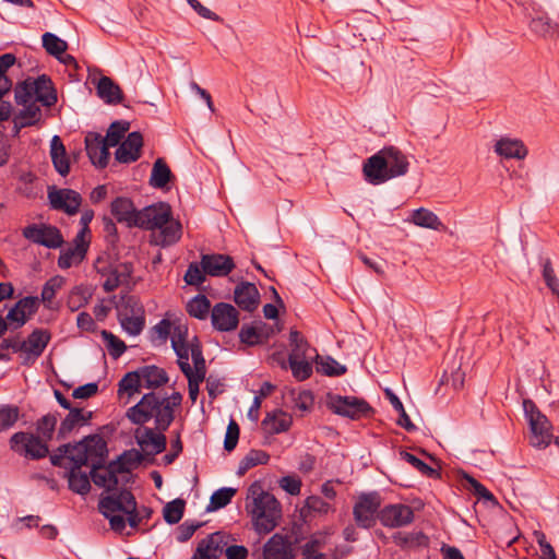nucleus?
<instances>
[{
  "label": "nucleus",
  "mask_w": 559,
  "mask_h": 559,
  "mask_svg": "<svg viewBox=\"0 0 559 559\" xmlns=\"http://www.w3.org/2000/svg\"><path fill=\"white\" fill-rule=\"evenodd\" d=\"M73 451L69 456V462H76V468L86 465L88 460L93 462H100L105 464L108 456L107 442L98 435H88L81 441L73 444Z\"/></svg>",
  "instance_id": "obj_4"
},
{
  "label": "nucleus",
  "mask_w": 559,
  "mask_h": 559,
  "mask_svg": "<svg viewBox=\"0 0 559 559\" xmlns=\"http://www.w3.org/2000/svg\"><path fill=\"white\" fill-rule=\"evenodd\" d=\"M14 97L17 105H26L31 100H35L48 108L58 102L57 90L47 74H41L36 79L27 78L17 83L14 88Z\"/></svg>",
  "instance_id": "obj_2"
},
{
  "label": "nucleus",
  "mask_w": 559,
  "mask_h": 559,
  "mask_svg": "<svg viewBox=\"0 0 559 559\" xmlns=\"http://www.w3.org/2000/svg\"><path fill=\"white\" fill-rule=\"evenodd\" d=\"M212 325L219 332H230L239 324V312L230 304L217 302L211 311Z\"/></svg>",
  "instance_id": "obj_13"
},
{
  "label": "nucleus",
  "mask_w": 559,
  "mask_h": 559,
  "mask_svg": "<svg viewBox=\"0 0 559 559\" xmlns=\"http://www.w3.org/2000/svg\"><path fill=\"white\" fill-rule=\"evenodd\" d=\"M68 415L62 419L58 432V440L67 439L72 431L91 423L94 413L92 411H84L80 407H71L68 409Z\"/></svg>",
  "instance_id": "obj_16"
},
{
  "label": "nucleus",
  "mask_w": 559,
  "mask_h": 559,
  "mask_svg": "<svg viewBox=\"0 0 559 559\" xmlns=\"http://www.w3.org/2000/svg\"><path fill=\"white\" fill-rule=\"evenodd\" d=\"M186 508V501L181 498H176L166 503L163 509V515L166 523L174 525L181 521Z\"/></svg>",
  "instance_id": "obj_50"
},
{
  "label": "nucleus",
  "mask_w": 559,
  "mask_h": 559,
  "mask_svg": "<svg viewBox=\"0 0 559 559\" xmlns=\"http://www.w3.org/2000/svg\"><path fill=\"white\" fill-rule=\"evenodd\" d=\"M41 40L46 51L57 59H60V56L63 55L68 48V44L63 39L49 32L43 35Z\"/></svg>",
  "instance_id": "obj_53"
},
{
  "label": "nucleus",
  "mask_w": 559,
  "mask_h": 559,
  "mask_svg": "<svg viewBox=\"0 0 559 559\" xmlns=\"http://www.w3.org/2000/svg\"><path fill=\"white\" fill-rule=\"evenodd\" d=\"M164 431L156 432L153 428L144 427L143 433H136V442L144 452V455L152 456L150 462H153V456L166 450L167 439Z\"/></svg>",
  "instance_id": "obj_19"
},
{
  "label": "nucleus",
  "mask_w": 559,
  "mask_h": 559,
  "mask_svg": "<svg viewBox=\"0 0 559 559\" xmlns=\"http://www.w3.org/2000/svg\"><path fill=\"white\" fill-rule=\"evenodd\" d=\"M50 156L55 169L61 175L67 176L70 171V162L67 155L66 146L59 135H53L50 142Z\"/></svg>",
  "instance_id": "obj_33"
},
{
  "label": "nucleus",
  "mask_w": 559,
  "mask_h": 559,
  "mask_svg": "<svg viewBox=\"0 0 559 559\" xmlns=\"http://www.w3.org/2000/svg\"><path fill=\"white\" fill-rule=\"evenodd\" d=\"M64 283L66 280L61 275L50 277L43 286L39 301H43L49 308L47 304L55 298L56 293L62 288Z\"/></svg>",
  "instance_id": "obj_55"
},
{
  "label": "nucleus",
  "mask_w": 559,
  "mask_h": 559,
  "mask_svg": "<svg viewBox=\"0 0 559 559\" xmlns=\"http://www.w3.org/2000/svg\"><path fill=\"white\" fill-rule=\"evenodd\" d=\"M171 213L168 203L158 202L140 210L138 221H133V225L144 230L154 231L171 221Z\"/></svg>",
  "instance_id": "obj_9"
},
{
  "label": "nucleus",
  "mask_w": 559,
  "mask_h": 559,
  "mask_svg": "<svg viewBox=\"0 0 559 559\" xmlns=\"http://www.w3.org/2000/svg\"><path fill=\"white\" fill-rule=\"evenodd\" d=\"M384 393H385V396L388 397V400L390 401V403L392 404L393 408L400 415L396 424L399 426L403 427L408 432L415 431L417 429V427L411 420L401 400L390 389H386L384 391Z\"/></svg>",
  "instance_id": "obj_45"
},
{
  "label": "nucleus",
  "mask_w": 559,
  "mask_h": 559,
  "mask_svg": "<svg viewBox=\"0 0 559 559\" xmlns=\"http://www.w3.org/2000/svg\"><path fill=\"white\" fill-rule=\"evenodd\" d=\"M91 297L92 293L87 288L75 286L69 295L67 305L71 311H76L86 306Z\"/></svg>",
  "instance_id": "obj_56"
},
{
  "label": "nucleus",
  "mask_w": 559,
  "mask_h": 559,
  "mask_svg": "<svg viewBox=\"0 0 559 559\" xmlns=\"http://www.w3.org/2000/svg\"><path fill=\"white\" fill-rule=\"evenodd\" d=\"M39 308V297L26 296L9 310L7 320L14 330L22 328Z\"/></svg>",
  "instance_id": "obj_12"
},
{
  "label": "nucleus",
  "mask_w": 559,
  "mask_h": 559,
  "mask_svg": "<svg viewBox=\"0 0 559 559\" xmlns=\"http://www.w3.org/2000/svg\"><path fill=\"white\" fill-rule=\"evenodd\" d=\"M495 152L507 159H524L528 153L526 146L521 140L501 138L495 144Z\"/></svg>",
  "instance_id": "obj_30"
},
{
  "label": "nucleus",
  "mask_w": 559,
  "mask_h": 559,
  "mask_svg": "<svg viewBox=\"0 0 559 559\" xmlns=\"http://www.w3.org/2000/svg\"><path fill=\"white\" fill-rule=\"evenodd\" d=\"M362 174L365 180L372 186H379L391 180L381 150L364 162Z\"/></svg>",
  "instance_id": "obj_15"
},
{
  "label": "nucleus",
  "mask_w": 559,
  "mask_h": 559,
  "mask_svg": "<svg viewBox=\"0 0 559 559\" xmlns=\"http://www.w3.org/2000/svg\"><path fill=\"white\" fill-rule=\"evenodd\" d=\"M143 146V135L139 131L128 134L126 140L118 146L115 157L119 163L130 164L136 162L141 157Z\"/></svg>",
  "instance_id": "obj_18"
},
{
  "label": "nucleus",
  "mask_w": 559,
  "mask_h": 559,
  "mask_svg": "<svg viewBox=\"0 0 559 559\" xmlns=\"http://www.w3.org/2000/svg\"><path fill=\"white\" fill-rule=\"evenodd\" d=\"M411 222L415 225L432 230H441L444 228L443 223L439 217L430 210L419 207L412 212Z\"/></svg>",
  "instance_id": "obj_38"
},
{
  "label": "nucleus",
  "mask_w": 559,
  "mask_h": 559,
  "mask_svg": "<svg viewBox=\"0 0 559 559\" xmlns=\"http://www.w3.org/2000/svg\"><path fill=\"white\" fill-rule=\"evenodd\" d=\"M381 507V496L378 491L362 492L353 508L356 524L361 528L376 525Z\"/></svg>",
  "instance_id": "obj_6"
},
{
  "label": "nucleus",
  "mask_w": 559,
  "mask_h": 559,
  "mask_svg": "<svg viewBox=\"0 0 559 559\" xmlns=\"http://www.w3.org/2000/svg\"><path fill=\"white\" fill-rule=\"evenodd\" d=\"M16 62L14 53L7 52L0 56V99L12 88V81L7 75L8 70Z\"/></svg>",
  "instance_id": "obj_44"
},
{
  "label": "nucleus",
  "mask_w": 559,
  "mask_h": 559,
  "mask_svg": "<svg viewBox=\"0 0 559 559\" xmlns=\"http://www.w3.org/2000/svg\"><path fill=\"white\" fill-rule=\"evenodd\" d=\"M391 179L407 174L409 163L407 156L395 146H384L381 148Z\"/></svg>",
  "instance_id": "obj_23"
},
{
  "label": "nucleus",
  "mask_w": 559,
  "mask_h": 559,
  "mask_svg": "<svg viewBox=\"0 0 559 559\" xmlns=\"http://www.w3.org/2000/svg\"><path fill=\"white\" fill-rule=\"evenodd\" d=\"M523 409L532 433L531 445L537 449H546L552 440L551 423L532 400L523 401Z\"/></svg>",
  "instance_id": "obj_3"
},
{
  "label": "nucleus",
  "mask_w": 559,
  "mask_h": 559,
  "mask_svg": "<svg viewBox=\"0 0 559 559\" xmlns=\"http://www.w3.org/2000/svg\"><path fill=\"white\" fill-rule=\"evenodd\" d=\"M181 237V224L178 221H171L158 228V233L152 234V242L159 247L175 245Z\"/></svg>",
  "instance_id": "obj_31"
},
{
  "label": "nucleus",
  "mask_w": 559,
  "mask_h": 559,
  "mask_svg": "<svg viewBox=\"0 0 559 559\" xmlns=\"http://www.w3.org/2000/svg\"><path fill=\"white\" fill-rule=\"evenodd\" d=\"M50 338L51 335L48 330L35 329L26 340L21 341V344H24L22 352H31L33 355L41 356Z\"/></svg>",
  "instance_id": "obj_36"
},
{
  "label": "nucleus",
  "mask_w": 559,
  "mask_h": 559,
  "mask_svg": "<svg viewBox=\"0 0 559 559\" xmlns=\"http://www.w3.org/2000/svg\"><path fill=\"white\" fill-rule=\"evenodd\" d=\"M210 311L211 301L205 295L199 294L187 304V312L195 319H206Z\"/></svg>",
  "instance_id": "obj_46"
},
{
  "label": "nucleus",
  "mask_w": 559,
  "mask_h": 559,
  "mask_svg": "<svg viewBox=\"0 0 559 559\" xmlns=\"http://www.w3.org/2000/svg\"><path fill=\"white\" fill-rule=\"evenodd\" d=\"M27 440L28 438L26 431L15 432L9 440L10 449L20 456H24L25 459L38 460L40 453L37 450L36 452H33L31 450V443Z\"/></svg>",
  "instance_id": "obj_39"
},
{
  "label": "nucleus",
  "mask_w": 559,
  "mask_h": 559,
  "mask_svg": "<svg viewBox=\"0 0 559 559\" xmlns=\"http://www.w3.org/2000/svg\"><path fill=\"white\" fill-rule=\"evenodd\" d=\"M266 324L259 321L257 325L243 324L239 331V340L248 346H255L263 344L269 337V332L265 331Z\"/></svg>",
  "instance_id": "obj_34"
},
{
  "label": "nucleus",
  "mask_w": 559,
  "mask_h": 559,
  "mask_svg": "<svg viewBox=\"0 0 559 559\" xmlns=\"http://www.w3.org/2000/svg\"><path fill=\"white\" fill-rule=\"evenodd\" d=\"M160 401H163L162 412L156 418V430L166 431L175 419V408L181 405L182 395L180 392H174L169 397H163Z\"/></svg>",
  "instance_id": "obj_26"
},
{
  "label": "nucleus",
  "mask_w": 559,
  "mask_h": 559,
  "mask_svg": "<svg viewBox=\"0 0 559 559\" xmlns=\"http://www.w3.org/2000/svg\"><path fill=\"white\" fill-rule=\"evenodd\" d=\"M141 373L139 368L134 371L127 372L118 383V393L127 392L129 396L140 392Z\"/></svg>",
  "instance_id": "obj_52"
},
{
  "label": "nucleus",
  "mask_w": 559,
  "mask_h": 559,
  "mask_svg": "<svg viewBox=\"0 0 559 559\" xmlns=\"http://www.w3.org/2000/svg\"><path fill=\"white\" fill-rule=\"evenodd\" d=\"M312 360H314V356L310 358L288 359L292 374L297 381H305L312 376Z\"/></svg>",
  "instance_id": "obj_48"
},
{
  "label": "nucleus",
  "mask_w": 559,
  "mask_h": 559,
  "mask_svg": "<svg viewBox=\"0 0 559 559\" xmlns=\"http://www.w3.org/2000/svg\"><path fill=\"white\" fill-rule=\"evenodd\" d=\"M314 362L317 365V372L328 377H340L347 371V368L344 365H341L331 356L321 357L316 353Z\"/></svg>",
  "instance_id": "obj_41"
},
{
  "label": "nucleus",
  "mask_w": 559,
  "mask_h": 559,
  "mask_svg": "<svg viewBox=\"0 0 559 559\" xmlns=\"http://www.w3.org/2000/svg\"><path fill=\"white\" fill-rule=\"evenodd\" d=\"M91 467V479L97 487L105 488L107 491L112 493H117L119 491V474L111 469H105V464L100 465V462H93Z\"/></svg>",
  "instance_id": "obj_25"
},
{
  "label": "nucleus",
  "mask_w": 559,
  "mask_h": 559,
  "mask_svg": "<svg viewBox=\"0 0 559 559\" xmlns=\"http://www.w3.org/2000/svg\"><path fill=\"white\" fill-rule=\"evenodd\" d=\"M48 200L51 209L57 211H63L70 216L79 212V209L82 203L81 194L75 190L69 188H49Z\"/></svg>",
  "instance_id": "obj_10"
},
{
  "label": "nucleus",
  "mask_w": 559,
  "mask_h": 559,
  "mask_svg": "<svg viewBox=\"0 0 559 559\" xmlns=\"http://www.w3.org/2000/svg\"><path fill=\"white\" fill-rule=\"evenodd\" d=\"M201 264L207 275L215 277L227 276L236 266L230 255L222 253L202 254Z\"/></svg>",
  "instance_id": "obj_17"
},
{
  "label": "nucleus",
  "mask_w": 559,
  "mask_h": 559,
  "mask_svg": "<svg viewBox=\"0 0 559 559\" xmlns=\"http://www.w3.org/2000/svg\"><path fill=\"white\" fill-rule=\"evenodd\" d=\"M57 421H58L57 413H55V414L49 413V414L43 416L41 418H39L36 423V430L38 432L37 436H40L46 441L51 440L55 429H56Z\"/></svg>",
  "instance_id": "obj_57"
},
{
  "label": "nucleus",
  "mask_w": 559,
  "mask_h": 559,
  "mask_svg": "<svg viewBox=\"0 0 559 559\" xmlns=\"http://www.w3.org/2000/svg\"><path fill=\"white\" fill-rule=\"evenodd\" d=\"M173 177V173L163 158H157L153 165L150 185L162 189L167 186Z\"/></svg>",
  "instance_id": "obj_43"
},
{
  "label": "nucleus",
  "mask_w": 559,
  "mask_h": 559,
  "mask_svg": "<svg viewBox=\"0 0 559 559\" xmlns=\"http://www.w3.org/2000/svg\"><path fill=\"white\" fill-rule=\"evenodd\" d=\"M97 96L108 105L122 104L123 92L120 86L109 76L103 75L96 85Z\"/></svg>",
  "instance_id": "obj_28"
},
{
  "label": "nucleus",
  "mask_w": 559,
  "mask_h": 559,
  "mask_svg": "<svg viewBox=\"0 0 559 559\" xmlns=\"http://www.w3.org/2000/svg\"><path fill=\"white\" fill-rule=\"evenodd\" d=\"M240 428L235 419H230L226 429L224 439V449L227 452H231L237 447L239 440Z\"/></svg>",
  "instance_id": "obj_62"
},
{
  "label": "nucleus",
  "mask_w": 559,
  "mask_h": 559,
  "mask_svg": "<svg viewBox=\"0 0 559 559\" xmlns=\"http://www.w3.org/2000/svg\"><path fill=\"white\" fill-rule=\"evenodd\" d=\"M81 252L75 251L74 247H69L60 252L58 266L62 270L70 269L74 263L82 262Z\"/></svg>",
  "instance_id": "obj_63"
},
{
  "label": "nucleus",
  "mask_w": 559,
  "mask_h": 559,
  "mask_svg": "<svg viewBox=\"0 0 559 559\" xmlns=\"http://www.w3.org/2000/svg\"><path fill=\"white\" fill-rule=\"evenodd\" d=\"M234 300L240 309L253 312L260 304V293L254 284L241 282L235 288Z\"/></svg>",
  "instance_id": "obj_21"
},
{
  "label": "nucleus",
  "mask_w": 559,
  "mask_h": 559,
  "mask_svg": "<svg viewBox=\"0 0 559 559\" xmlns=\"http://www.w3.org/2000/svg\"><path fill=\"white\" fill-rule=\"evenodd\" d=\"M111 214L119 223H126L128 227H134L133 221H138L140 210L134 207L129 198L118 197L111 202Z\"/></svg>",
  "instance_id": "obj_27"
},
{
  "label": "nucleus",
  "mask_w": 559,
  "mask_h": 559,
  "mask_svg": "<svg viewBox=\"0 0 559 559\" xmlns=\"http://www.w3.org/2000/svg\"><path fill=\"white\" fill-rule=\"evenodd\" d=\"M250 497L253 500L251 513L257 532L260 534L272 532L281 518L280 502L272 493L263 491L258 481L248 488V498Z\"/></svg>",
  "instance_id": "obj_1"
},
{
  "label": "nucleus",
  "mask_w": 559,
  "mask_h": 559,
  "mask_svg": "<svg viewBox=\"0 0 559 559\" xmlns=\"http://www.w3.org/2000/svg\"><path fill=\"white\" fill-rule=\"evenodd\" d=\"M99 512L109 521L110 528L121 533L126 528V519L122 515L115 514L123 510L118 499L112 497H102L98 502Z\"/></svg>",
  "instance_id": "obj_24"
},
{
  "label": "nucleus",
  "mask_w": 559,
  "mask_h": 559,
  "mask_svg": "<svg viewBox=\"0 0 559 559\" xmlns=\"http://www.w3.org/2000/svg\"><path fill=\"white\" fill-rule=\"evenodd\" d=\"M293 424L292 416L282 409L267 413L261 423L262 429L269 435H277L287 431Z\"/></svg>",
  "instance_id": "obj_29"
},
{
  "label": "nucleus",
  "mask_w": 559,
  "mask_h": 559,
  "mask_svg": "<svg viewBox=\"0 0 559 559\" xmlns=\"http://www.w3.org/2000/svg\"><path fill=\"white\" fill-rule=\"evenodd\" d=\"M20 417V409L15 405L0 406V432L10 429Z\"/></svg>",
  "instance_id": "obj_60"
},
{
  "label": "nucleus",
  "mask_w": 559,
  "mask_h": 559,
  "mask_svg": "<svg viewBox=\"0 0 559 559\" xmlns=\"http://www.w3.org/2000/svg\"><path fill=\"white\" fill-rule=\"evenodd\" d=\"M68 477L69 489L79 495H87L91 490V483L88 476L76 468V462H70L69 472L66 474Z\"/></svg>",
  "instance_id": "obj_35"
},
{
  "label": "nucleus",
  "mask_w": 559,
  "mask_h": 559,
  "mask_svg": "<svg viewBox=\"0 0 559 559\" xmlns=\"http://www.w3.org/2000/svg\"><path fill=\"white\" fill-rule=\"evenodd\" d=\"M23 106L24 109L15 116V127H17V130L35 126L41 118L40 108L35 104V100H31Z\"/></svg>",
  "instance_id": "obj_40"
},
{
  "label": "nucleus",
  "mask_w": 559,
  "mask_h": 559,
  "mask_svg": "<svg viewBox=\"0 0 559 559\" xmlns=\"http://www.w3.org/2000/svg\"><path fill=\"white\" fill-rule=\"evenodd\" d=\"M119 456L128 472L138 467L145 460L144 453L136 449L126 450Z\"/></svg>",
  "instance_id": "obj_64"
},
{
  "label": "nucleus",
  "mask_w": 559,
  "mask_h": 559,
  "mask_svg": "<svg viewBox=\"0 0 559 559\" xmlns=\"http://www.w3.org/2000/svg\"><path fill=\"white\" fill-rule=\"evenodd\" d=\"M162 404L163 401H160V397L156 393H145L135 405L128 408L126 417L132 424L139 426L148 423L152 418H154L156 423L158 413L162 412Z\"/></svg>",
  "instance_id": "obj_8"
},
{
  "label": "nucleus",
  "mask_w": 559,
  "mask_h": 559,
  "mask_svg": "<svg viewBox=\"0 0 559 559\" xmlns=\"http://www.w3.org/2000/svg\"><path fill=\"white\" fill-rule=\"evenodd\" d=\"M129 128L130 122L126 120L114 121L107 130L105 140L111 147L117 146L123 138L124 133L129 130Z\"/></svg>",
  "instance_id": "obj_58"
},
{
  "label": "nucleus",
  "mask_w": 559,
  "mask_h": 559,
  "mask_svg": "<svg viewBox=\"0 0 559 559\" xmlns=\"http://www.w3.org/2000/svg\"><path fill=\"white\" fill-rule=\"evenodd\" d=\"M228 547V543L226 540L225 534L221 532H216L211 534L206 539H203L195 552L194 556L197 558H203L207 556L209 559H218L223 554H225V549Z\"/></svg>",
  "instance_id": "obj_22"
},
{
  "label": "nucleus",
  "mask_w": 559,
  "mask_h": 559,
  "mask_svg": "<svg viewBox=\"0 0 559 559\" xmlns=\"http://www.w3.org/2000/svg\"><path fill=\"white\" fill-rule=\"evenodd\" d=\"M100 335L103 340L106 342V346L108 349L109 355L117 359L119 358L127 349V345L123 341H121L119 337L114 335L111 332L107 330H103L100 332Z\"/></svg>",
  "instance_id": "obj_59"
},
{
  "label": "nucleus",
  "mask_w": 559,
  "mask_h": 559,
  "mask_svg": "<svg viewBox=\"0 0 559 559\" xmlns=\"http://www.w3.org/2000/svg\"><path fill=\"white\" fill-rule=\"evenodd\" d=\"M263 559H295L290 539L281 534H274L263 546Z\"/></svg>",
  "instance_id": "obj_20"
},
{
  "label": "nucleus",
  "mask_w": 559,
  "mask_h": 559,
  "mask_svg": "<svg viewBox=\"0 0 559 559\" xmlns=\"http://www.w3.org/2000/svg\"><path fill=\"white\" fill-rule=\"evenodd\" d=\"M401 459L405 462L409 463L414 468H416L419 473H421L424 476L430 477V478H439L440 473L429 466L427 463H425L423 460L417 457L416 455L403 450L400 452Z\"/></svg>",
  "instance_id": "obj_54"
},
{
  "label": "nucleus",
  "mask_w": 559,
  "mask_h": 559,
  "mask_svg": "<svg viewBox=\"0 0 559 559\" xmlns=\"http://www.w3.org/2000/svg\"><path fill=\"white\" fill-rule=\"evenodd\" d=\"M288 342L290 347L288 359L310 358L313 357L311 353L314 355L318 353L316 348L310 346L307 338L298 330H290Z\"/></svg>",
  "instance_id": "obj_32"
},
{
  "label": "nucleus",
  "mask_w": 559,
  "mask_h": 559,
  "mask_svg": "<svg viewBox=\"0 0 559 559\" xmlns=\"http://www.w3.org/2000/svg\"><path fill=\"white\" fill-rule=\"evenodd\" d=\"M332 510L329 502L324 501L320 496H309L305 500V504L300 510V515L305 521L311 515H324Z\"/></svg>",
  "instance_id": "obj_42"
},
{
  "label": "nucleus",
  "mask_w": 559,
  "mask_h": 559,
  "mask_svg": "<svg viewBox=\"0 0 559 559\" xmlns=\"http://www.w3.org/2000/svg\"><path fill=\"white\" fill-rule=\"evenodd\" d=\"M236 492L237 490L231 487H223L215 490L210 498L206 511L213 512L225 508L231 501Z\"/></svg>",
  "instance_id": "obj_47"
},
{
  "label": "nucleus",
  "mask_w": 559,
  "mask_h": 559,
  "mask_svg": "<svg viewBox=\"0 0 559 559\" xmlns=\"http://www.w3.org/2000/svg\"><path fill=\"white\" fill-rule=\"evenodd\" d=\"M378 519L385 527H403L414 521V511L407 504H388L380 510Z\"/></svg>",
  "instance_id": "obj_11"
},
{
  "label": "nucleus",
  "mask_w": 559,
  "mask_h": 559,
  "mask_svg": "<svg viewBox=\"0 0 559 559\" xmlns=\"http://www.w3.org/2000/svg\"><path fill=\"white\" fill-rule=\"evenodd\" d=\"M205 275L207 274L204 272L203 265L201 263L199 264L198 262H191L188 265L183 281L187 283V285L199 286L205 281Z\"/></svg>",
  "instance_id": "obj_61"
},
{
  "label": "nucleus",
  "mask_w": 559,
  "mask_h": 559,
  "mask_svg": "<svg viewBox=\"0 0 559 559\" xmlns=\"http://www.w3.org/2000/svg\"><path fill=\"white\" fill-rule=\"evenodd\" d=\"M141 379L147 389H157L166 384L169 380L167 372L155 365L143 366L139 368Z\"/></svg>",
  "instance_id": "obj_37"
},
{
  "label": "nucleus",
  "mask_w": 559,
  "mask_h": 559,
  "mask_svg": "<svg viewBox=\"0 0 559 559\" xmlns=\"http://www.w3.org/2000/svg\"><path fill=\"white\" fill-rule=\"evenodd\" d=\"M109 147L105 138L97 132H88L85 136V150L91 163L97 168H105L108 165Z\"/></svg>",
  "instance_id": "obj_14"
},
{
  "label": "nucleus",
  "mask_w": 559,
  "mask_h": 559,
  "mask_svg": "<svg viewBox=\"0 0 559 559\" xmlns=\"http://www.w3.org/2000/svg\"><path fill=\"white\" fill-rule=\"evenodd\" d=\"M119 322L129 335L136 336L141 334L145 326V314L119 313Z\"/></svg>",
  "instance_id": "obj_49"
},
{
  "label": "nucleus",
  "mask_w": 559,
  "mask_h": 559,
  "mask_svg": "<svg viewBox=\"0 0 559 559\" xmlns=\"http://www.w3.org/2000/svg\"><path fill=\"white\" fill-rule=\"evenodd\" d=\"M326 407L334 414L353 420L368 417L373 412L370 404L364 399L333 393H329L326 396Z\"/></svg>",
  "instance_id": "obj_5"
},
{
  "label": "nucleus",
  "mask_w": 559,
  "mask_h": 559,
  "mask_svg": "<svg viewBox=\"0 0 559 559\" xmlns=\"http://www.w3.org/2000/svg\"><path fill=\"white\" fill-rule=\"evenodd\" d=\"M22 235L28 241L48 249L60 248L64 242L60 229L50 224H29L22 229Z\"/></svg>",
  "instance_id": "obj_7"
},
{
  "label": "nucleus",
  "mask_w": 559,
  "mask_h": 559,
  "mask_svg": "<svg viewBox=\"0 0 559 559\" xmlns=\"http://www.w3.org/2000/svg\"><path fill=\"white\" fill-rule=\"evenodd\" d=\"M530 28L542 37H552L557 33V24L547 15L533 17L530 22Z\"/></svg>",
  "instance_id": "obj_51"
}]
</instances>
